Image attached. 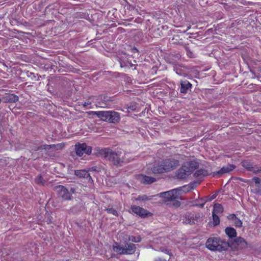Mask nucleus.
I'll return each instance as SVG.
<instances>
[{
	"label": "nucleus",
	"instance_id": "4be33fe9",
	"mask_svg": "<svg viewBox=\"0 0 261 261\" xmlns=\"http://www.w3.org/2000/svg\"><path fill=\"white\" fill-rule=\"evenodd\" d=\"M152 198L151 197H149L147 196L146 195H143L139 196L138 198L136 199V200H140V201H147L150 200Z\"/></svg>",
	"mask_w": 261,
	"mask_h": 261
},
{
	"label": "nucleus",
	"instance_id": "1a4fd4ad",
	"mask_svg": "<svg viewBox=\"0 0 261 261\" xmlns=\"http://www.w3.org/2000/svg\"><path fill=\"white\" fill-rule=\"evenodd\" d=\"M75 151L77 155L81 156L84 153L89 154L91 152V148L86 144H82L75 145Z\"/></svg>",
	"mask_w": 261,
	"mask_h": 261
},
{
	"label": "nucleus",
	"instance_id": "4c0bfd02",
	"mask_svg": "<svg viewBox=\"0 0 261 261\" xmlns=\"http://www.w3.org/2000/svg\"><path fill=\"white\" fill-rule=\"evenodd\" d=\"M215 198V196H213L211 199L210 200H212L213 199H214Z\"/></svg>",
	"mask_w": 261,
	"mask_h": 261
},
{
	"label": "nucleus",
	"instance_id": "393cba45",
	"mask_svg": "<svg viewBox=\"0 0 261 261\" xmlns=\"http://www.w3.org/2000/svg\"><path fill=\"white\" fill-rule=\"evenodd\" d=\"M128 240L133 242H140L141 241V238L139 237H135L133 236L129 237Z\"/></svg>",
	"mask_w": 261,
	"mask_h": 261
},
{
	"label": "nucleus",
	"instance_id": "423d86ee",
	"mask_svg": "<svg viewBox=\"0 0 261 261\" xmlns=\"http://www.w3.org/2000/svg\"><path fill=\"white\" fill-rule=\"evenodd\" d=\"M202 217L199 214L187 213L184 216L183 222L185 224H196L201 221Z\"/></svg>",
	"mask_w": 261,
	"mask_h": 261
},
{
	"label": "nucleus",
	"instance_id": "2f4dec72",
	"mask_svg": "<svg viewBox=\"0 0 261 261\" xmlns=\"http://www.w3.org/2000/svg\"><path fill=\"white\" fill-rule=\"evenodd\" d=\"M252 180L254 181L256 184H258L260 183L261 179L258 177H254L252 178Z\"/></svg>",
	"mask_w": 261,
	"mask_h": 261
},
{
	"label": "nucleus",
	"instance_id": "e433bc0d",
	"mask_svg": "<svg viewBox=\"0 0 261 261\" xmlns=\"http://www.w3.org/2000/svg\"><path fill=\"white\" fill-rule=\"evenodd\" d=\"M163 251H164L166 253H169V251L166 249L165 250H163Z\"/></svg>",
	"mask_w": 261,
	"mask_h": 261
},
{
	"label": "nucleus",
	"instance_id": "c9c22d12",
	"mask_svg": "<svg viewBox=\"0 0 261 261\" xmlns=\"http://www.w3.org/2000/svg\"><path fill=\"white\" fill-rule=\"evenodd\" d=\"M90 103H91L90 102H85V103L84 104V106H87L88 105H90Z\"/></svg>",
	"mask_w": 261,
	"mask_h": 261
},
{
	"label": "nucleus",
	"instance_id": "0eeeda50",
	"mask_svg": "<svg viewBox=\"0 0 261 261\" xmlns=\"http://www.w3.org/2000/svg\"><path fill=\"white\" fill-rule=\"evenodd\" d=\"M131 210L133 213L142 218L151 216L152 215V213L148 212L147 210L135 205L131 206Z\"/></svg>",
	"mask_w": 261,
	"mask_h": 261
},
{
	"label": "nucleus",
	"instance_id": "cd10ccee",
	"mask_svg": "<svg viewBox=\"0 0 261 261\" xmlns=\"http://www.w3.org/2000/svg\"><path fill=\"white\" fill-rule=\"evenodd\" d=\"M137 108V105L135 102H131L128 106V110L135 111Z\"/></svg>",
	"mask_w": 261,
	"mask_h": 261
},
{
	"label": "nucleus",
	"instance_id": "c756f323",
	"mask_svg": "<svg viewBox=\"0 0 261 261\" xmlns=\"http://www.w3.org/2000/svg\"><path fill=\"white\" fill-rule=\"evenodd\" d=\"M106 210L108 213H111L114 216L118 215V213L117 212V211L113 208H107L106 209Z\"/></svg>",
	"mask_w": 261,
	"mask_h": 261
},
{
	"label": "nucleus",
	"instance_id": "473e14b6",
	"mask_svg": "<svg viewBox=\"0 0 261 261\" xmlns=\"http://www.w3.org/2000/svg\"><path fill=\"white\" fill-rule=\"evenodd\" d=\"M228 218L229 220H232L234 221L235 220V219H236L237 218L236 217L235 215L231 214V215H230L229 216H228Z\"/></svg>",
	"mask_w": 261,
	"mask_h": 261
},
{
	"label": "nucleus",
	"instance_id": "72a5a7b5",
	"mask_svg": "<svg viewBox=\"0 0 261 261\" xmlns=\"http://www.w3.org/2000/svg\"><path fill=\"white\" fill-rule=\"evenodd\" d=\"M155 261H167L166 259H162V258H159L158 259H156L155 260Z\"/></svg>",
	"mask_w": 261,
	"mask_h": 261
},
{
	"label": "nucleus",
	"instance_id": "58836bf2",
	"mask_svg": "<svg viewBox=\"0 0 261 261\" xmlns=\"http://www.w3.org/2000/svg\"><path fill=\"white\" fill-rule=\"evenodd\" d=\"M190 29V26L188 27V29H187L186 31H188V30H189Z\"/></svg>",
	"mask_w": 261,
	"mask_h": 261
},
{
	"label": "nucleus",
	"instance_id": "c85d7f7f",
	"mask_svg": "<svg viewBox=\"0 0 261 261\" xmlns=\"http://www.w3.org/2000/svg\"><path fill=\"white\" fill-rule=\"evenodd\" d=\"M233 222H234L235 226H236V227H241L242 226V221L240 219H239L238 218L235 219V220Z\"/></svg>",
	"mask_w": 261,
	"mask_h": 261
},
{
	"label": "nucleus",
	"instance_id": "ddd939ff",
	"mask_svg": "<svg viewBox=\"0 0 261 261\" xmlns=\"http://www.w3.org/2000/svg\"><path fill=\"white\" fill-rule=\"evenodd\" d=\"M138 178L141 182L144 184H151L155 181V179L154 178L143 174L138 175Z\"/></svg>",
	"mask_w": 261,
	"mask_h": 261
},
{
	"label": "nucleus",
	"instance_id": "dca6fc26",
	"mask_svg": "<svg viewBox=\"0 0 261 261\" xmlns=\"http://www.w3.org/2000/svg\"><path fill=\"white\" fill-rule=\"evenodd\" d=\"M235 168V166L233 165H227L226 166L223 167L219 171L217 172L218 174H221L224 173H228L232 171Z\"/></svg>",
	"mask_w": 261,
	"mask_h": 261
},
{
	"label": "nucleus",
	"instance_id": "f3484780",
	"mask_svg": "<svg viewBox=\"0 0 261 261\" xmlns=\"http://www.w3.org/2000/svg\"><path fill=\"white\" fill-rule=\"evenodd\" d=\"M234 242L236 244L242 248H244L247 247L248 244L245 240L242 237H238L235 239Z\"/></svg>",
	"mask_w": 261,
	"mask_h": 261
},
{
	"label": "nucleus",
	"instance_id": "20e7f679",
	"mask_svg": "<svg viewBox=\"0 0 261 261\" xmlns=\"http://www.w3.org/2000/svg\"><path fill=\"white\" fill-rule=\"evenodd\" d=\"M181 190L180 189H175L172 190L161 193L158 195L160 197L165 199V201H173V205L176 207H178L180 205V203L177 200L179 197V195Z\"/></svg>",
	"mask_w": 261,
	"mask_h": 261
},
{
	"label": "nucleus",
	"instance_id": "7ed1b4c3",
	"mask_svg": "<svg viewBox=\"0 0 261 261\" xmlns=\"http://www.w3.org/2000/svg\"><path fill=\"white\" fill-rule=\"evenodd\" d=\"M205 245L211 250L221 251L227 248L228 244L220 238H211L207 240Z\"/></svg>",
	"mask_w": 261,
	"mask_h": 261
},
{
	"label": "nucleus",
	"instance_id": "4468645a",
	"mask_svg": "<svg viewBox=\"0 0 261 261\" xmlns=\"http://www.w3.org/2000/svg\"><path fill=\"white\" fill-rule=\"evenodd\" d=\"M108 117V121L111 123L118 122L120 119L119 114L115 111H109Z\"/></svg>",
	"mask_w": 261,
	"mask_h": 261
},
{
	"label": "nucleus",
	"instance_id": "7c9ffc66",
	"mask_svg": "<svg viewBox=\"0 0 261 261\" xmlns=\"http://www.w3.org/2000/svg\"><path fill=\"white\" fill-rule=\"evenodd\" d=\"M253 173H254L255 174L258 173H261V166L259 167L255 166V168L253 170Z\"/></svg>",
	"mask_w": 261,
	"mask_h": 261
},
{
	"label": "nucleus",
	"instance_id": "bb28decb",
	"mask_svg": "<svg viewBox=\"0 0 261 261\" xmlns=\"http://www.w3.org/2000/svg\"><path fill=\"white\" fill-rule=\"evenodd\" d=\"M35 181L37 184H41V185H43L45 182L44 180H43V178L42 177V176L40 175L38 176L36 178Z\"/></svg>",
	"mask_w": 261,
	"mask_h": 261
},
{
	"label": "nucleus",
	"instance_id": "9d476101",
	"mask_svg": "<svg viewBox=\"0 0 261 261\" xmlns=\"http://www.w3.org/2000/svg\"><path fill=\"white\" fill-rule=\"evenodd\" d=\"M193 170V167L189 168L186 165L182 166L177 172V176L178 178L184 179L191 174Z\"/></svg>",
	"mask_w": 261,
	"mask_h": 261
},
{
	"label": "nucleus",
	"instance_id": "5701e85b",
	"mask_svg": "<svg viewBox=\"0 0 261 261\" xmlns=\"http://www.w3.org/2000/svg\"><path fill=\"white\" fill-rule=\"evenodd\" d=\"M56 147V146L55 145H41L40 147H39L37 149H36V150H39V149H41V150H43V149L48 150V149H49L50 148H51V147Z\"/></svg>",
	"mask_w": 261,
	"mask_h": 261
},
{
	"label": "nucleus",
	"instance_id": "a878e982",
	"mask_svg": "<svg viewBox=\"0 0 261 261\" xmlns=\"http://www.w3.org/2000/svg\"><path fill=\"white\" fill-rule=\"evenodd\" d=\"M9 100L10 101V102H16V101H17L18 100V96L15 95H13V94H11L9 96Z\"/></svg>",
	"mask_w": 261,
	"mask_h": 261
},
{
	"label": "nucleus",
	"instance_id": "aec40b11",
	"mask_svg": "<svg viewBox=\"0 0 261 261\" xmlns=\"http://www.w3.org/2000/svg\"><path fill=\"white\" fill-rule=\"evenodd\" d=\"M225 231L226 233L230 238L235 237L237 235L236 231L233 228L227 227Z\"/></svg>",
	"mask_w": 261,
	"mask_h": 261
},
{
	"label": "nucleus",
	"instance_id": "f8f14e48",
	"mask_svg": "<svg viewBox=\"0 0 261 261\" xmlns=\"http://www.w3.org/2000/svg\"><path fill=\"white\" fill-rule=\"evenodd\" d=\"M75 174L80 177H83L85 178H86L89 182H92L93 180L91 177V176L89 175V174L88 173L87 171L84 170H78L75 171Z\"/></svg>",
	"mask_w": 261,
	"mask_h": 261
},
{
	"label": "nucleus",
	"instance_id": "a211bd4d",
	"mask_svg": "<svg viewBox=\"0 0 261 261\" xmlns=\"http://www.w3.org/2000/svg\"><path fill=\"white\" fill-rule=\"evenodd\" d=\"M241 164L244 168L253 172V170L255 169V166H253V165L250 162L248 161H244Z\"/></svg>",
	"mask_w": 261,
	"mask_h": 261
},
{
	"label": "nucleus",
	"instance_id": "2eb2a0df",
	"mask_svg": "<svg viewBox=\"0 0 261 261\" xmlns=\"http://www.w3.org/2000/svg\"><path fill=\"white\" fill-rule=\"evenodd\" d=\"M180 84V92L183 93H186L188 90L192 86V84L187 80L181 81Z\"/></svg>",
	"mask_w": 261,
	"mask_h": 261
},
{
	"label": "nucleus",
	"instance_id": "6ab92c4d",
	"mask_svg": "<svg viewBox=\"0 0 261 261\" xmlns=\"http://www.w3.org/2000/svg\"><path fill=\"white\" fill-rule=\"evenodd\" d=\"M91 170L93 171H96L100 173V175L104 176L105 175H107L108 172L107 170L102 167L95 166L92 168Z\"/></svg>",
	"mask_w": 261,
	"mask_h": 261
},
{
	"label": "nucleus",
	"instance_id": "412c9836",
	"mask_svg": "<svg viewBox=\"0 0 261 261\" xmlns=\"http://www.w3.org/2000/svg\"><path fill=\"white\" fill-rule=\"evenodd\" d=\"M223 211V208L222 206L220 204H215L214 206V210L213 213L217 214L219 213H222Z\"/></svg>",
	"mask_w": 261,
	"mask_h": 261
},
{
	"label": "nucleus",
	"instance_id": "f704fd0d",
	"mask_svg": "<svg viewBox=\"0 0 261 261\" xmlns=\"http://www.w3.org/2000/svg\"><path fill=\"white\" fill-rule=\"evenodd\" d=\"M57 146L59 148H62L63 145L62 144H58L57 145Z\"/></svg>",
	"mask_w": 261,
	"mask_h": 261
},
{
	"label": "nucleus",
	"instance_id": "b1692460",
	"mask_svg": "<svg viewBox=\"0 0 261 261\" xmlns=\"http://www.w3.org/2000/svg\"><path fill=\"white\" fill-rule=\"evenodd\" d=\"M213 223L214 225H217L220 223V219L217 214L213 213Z\"/></svg>",
	"mask_w": 261,
	"mask_h": 261
},
{
	"label": "nucleus",
	"instance_id": "6e6552de",
	"mask_svg": "<svg viewBox=\"0 0 261 261\" xmlns=\"http://www.w3.org/2000/svg\"><path fill=\"white\" fill-rule=\"evenodd\" d=\"M56 191L58 193L59 197H61L64 200H70L71 198V195L68 192V190L64 186L59 185L56 187Z\"/></svg>",
	"mask_w": 261,
	"mask_h": 261
},
{
	"label": "nucleus",
	"instance_id": "9b49d317",
	"mask_svg": "<svg viewBox=\"0 0 261 261\" xmlns=\"http://www.w3.org/2000/svg\"><path fill=\"white\" fill-rule=\"evenodd\" d=\"M88 115H95L102 120L108 121L109 111H90L86 112Z\"/></svg>",
	"mask_w": 261,
	"mask_h": 261
},
{
	"label": "nucleus",
	"instance_id": "39448f33",
	"mask_svg": "<svg viewBox=\"0 0 261 261\" xmlns=\"http://www.w3.org/2000/svg\"><path fill=\"white\" fill-rule=\"evenodd\" d=\"M136 246L132 243H126L121 246L117 243L113 245V249L114 251L120 254H132L136 251Z\"/></svg>",
	"mask_w": 261,
	"mask_h": 261
},
{
	"label": "nucleus",
	"instance_id": "f257e3e1",
	"mask_svg": "<svg viewBox=\"0 0 261 261\" xmlns=\"http://www.w3.org/2000/svg\"><path fill=\"white\" fill-rule=\"evenodd\" d=\"M98 153L116 165L124 162V153L121 150L113 151L110 149L105 148L100 149Z\"/></svg>",
	"mask_w": 261,
	"mask_h": 261
},
{
	"label": "nucleus",
	"instance_id": "f03ea898",
	"mask_svg": "<svg viewBox=\"0 0 261 261\" xmlns=\"http://www.w3.org/2000/svg\"><path fill=\"white\" fill-rule=\"evenodd\" d=\"M178 165V162L174 159H167L160 163L155 164L151 168L154 174L170 171Z\"/></svg>",
	"mask_w": 261,
	"mask_h": 261
}]
</instances>
